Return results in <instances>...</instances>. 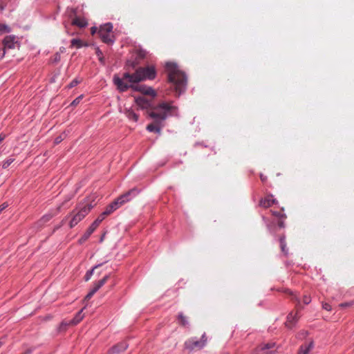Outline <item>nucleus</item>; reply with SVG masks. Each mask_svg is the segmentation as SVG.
Here are the masks:
<instances>
[{"instance_id":"1","label":"nucleus","mask_w":354,"mask_h":354,"mask_svg":"<svg viewBox=\"0 0 354 354\" xmlns=\"http://www.w3.org/2000/svg\"><path fill=\"white\" fill-rule=\"evenodd\" d=\"M156 76V68L151 65L146 67H138L133 73H124L122 77L115 75L113 82L120 92L127 91L131 88L142 94L154 97L156 95V92L151 87L138 83L146 80H154Z\"/></svg>"},{"instance_id":"2","label":"nucleus","mask_w":354,"mask_h":354,"mask_svg":"<svg viewBox=\"0 0 354 354\" xmlns=\"http://www.w3.org/2000/svg\"><path fill=\"white\" fill-rule=\"evenodd\" d=\"M174 109V106L167 102H162L151 108L148 114L153 121L147 126V130L160 134L162 129L165 127V120Z\"/></svg>"},{"instance_id":"3","label":"nucleus","mask_w":354,"mask_h":354,"mask_svg":"<svg viewBox=\"0 0 354 354\" xmlns=\"http://www.w3.org/2000/svg\"><path fill=\"white\" fill-rule=\"evenodd\" d=\"M95 196H92L85 199L84 201L80 202L76 207L68 215L62 222L65 220L71 218L69 221L70 228L74 227L77 225L90 212V210L96 205L93 203Z\"/></svg>"},{"instance_id":"4","label":"nucleus","mask_w":354,"mask_h":354,"mask_svg":"<svg viewBox=\"0 0 354 354\" xmlns=\"http://www.w3.org/2000/svg\"><path fill=\"white\" fill-rule=\"evenodd\" d=\"M165 68L168 74L169 82L174 86L176 93L179 96L185 89L187 85L186 75L175 63L167 62Z\"/></svg>"},{"instance_id":"5","label":"nucleus","mask_w":354,"mask_h":354,"mask_svg":"<svg viewBox=\"0 0 354 354\" xmlns=\"http://www.w3.org/2000/svg\"><path fill=\"white\" fill-rule=\"evenodd\" d=\"M285 292L290 295V299L292 301L296 302L295 305V312H291L287 317V320L286 322V326L288 328H292L296 323L298 322L300 315H299V312L304 308L303 306L301 304L299 297L295 295L291 290L286 289Z\"/></svg>"},{"instance_id":"6","label":"nucleus","mask_w":354,"mask_h":354,"mask_svg":"<svg viewBox=\"0 0 354 354\" xmlns=\"http://www.w3.org/2000/svg\"><path fill=\"white\" fill-rule=\"evenodd\" d=\"M208 337L204 333L199 340L196 337H191L184 343V348L189 351L203 349L207 344Z\"/></svg>"},{"instance_id":"7","label":"nucleus","mask_w":354,"mask_h":354,"mask_svg":"<svg viewBox=\"0 0 354 354\" xmlns=\"http://www.w3.org/2000/svg\"><path fill=\"white\" fill-rule=\"evenodd\" d=\"M113 26L111 24L108 23L102 26L98 31L99 36L101 40L106 44H112L113 42L111 32Z\"/></svg>"},{"instance_id":"8","label":"nucleus","mask_w":354,"mask_h":354,"mask_svg":"<svg viewBox=\"0 0 354 354\" xmlns=\"http://www.w3.org/2000/svg\"><path fill=\"white\" fill-rule=\"evenodd\" d=\"M138 194V189L136 188L131 189L125 194L120 196L118 198L115 199V201H119L118 202H121V206L125 204L126 203L130 201L133 197H135Z\"/></svg>"},{"instance_id":"9","label":"nucleus","mask_w":354,"mask_h":354,"mask_svg":"<svg viewBox=\"0 0 354 354\" xmlns=\"http://www.w3.org/2000/svg\"><path fill=\"white\" fill-rule=\"evenodd\" d=\"M109 275H106L100 281L95 282L92 290L85 297L86 300H89L93 295L107 281Z\"/></svg>"},{"instance_id":"10","label":"nucleus","mask_w":354,"mask_h":354,"mask_svg":"<svg viewBox=\"0 0 354 354\" xmlns=\"http://www.w3.org/2000/svg\"><path fill=\"white\" fill-rule=\"evenodd\" d=\"M102 221L101 218L97 217V218L91 225L82 237L80 239L81 243L86 241L89 236L92 234V233L95 230V229L98 227L100 223Z\"/></svg>"},{"instance_id":"11","label":"nucleus","mask_w":354,"mask_h":354,"mask_svg":"<svg viewBox=\"0 0 354 354\" xmlns=\"http://www.w3.org/2000/svg\"><path fill=\"white\" fill-rule=\"evenodd\" d=\"M119 201H114L111 203L107 207L105 211L103 212L98 217L101 218L103 221L106 216H109L111 213H113L115 210L119 208L121 206V202H118Z\"/></svg>"},{"instance_id":"12","label":"nucleus","mask_w":354,"mask_h":354,"mask_svg":"<svg viewBox=\"0 0 354 354\" xmlns=\"http://www.w3.org/2000/svg\"><path fill=\"white\" fill-rule=\"evenodd\" d=\"M3 49L4 51L8 49H13L15 48L17 41H15V37L12 35L6 36L3 39Z\"/></svg>"},{"instance_id":"13","label":"nucleus","mask_w":354,"mask_h":354,"mask_svg":"<svg viewBox=\"0 0 354 354\" xmlns=\"http://www.w3.org/2000/svg\"><path fill=\"white\" fill-rule=\"evenodd\" d=\"M275 346V343H267L261 345L257 348L258 354H272V351H271Z\"/></svg>"},{"instance_id":"14","label":"nucleus","mask_w":354,"mask_h":354,"mask_svg":"<svg viewBox=\"0 0 354 354\" xmlns=\"http://www.w3.org/2000/svg\"><path fill=\"white\" fill-rule=\"evenodd\" d=\"M313 348L314 342L313 341L306 342L300 346L297 354H310Z\"/></svg>"},{"instance_id":"15","label":"nucleus","mask_w":354,"mask_h":354,"mask_svg":"<svg viewBox=\"0 0 354 354\" xmlns=\"http://www.w3.org/2000/svg\"><path fill=\"white\" fill-rule=\"evenodd\" d=\"M83 309L80 310L75 316V317L71 319L68 323L63 322V324L65 325H77L79 324L84 318V315L82 314Z\"/></svg>"},{"instance_id":"16","label":"nucleus","mask_w":354,"mask_h":354,"mask_svg":"<svg viewBox=\"0 0 354 354\" xmlns=\"http://www.w3.org/2000/svg\"><path fill=\"white\" fill-rule=\"evenodd\" d=\"M128 347V344L125 342H120V344H117L116 346H113L111 348V352L113 353H117L119 354L123 351H124Z\"/></svg>"},{"instance_id":"17","label":"nucleus","mask_w":354,"mask_h":354,"mask_svg":"<svg viewBox=\"0 0 354 354\" xmlns=\"http://www.w3.org/2000/svg\"><path fill=\"white\" fill-rule=\"evenodd\" d=\"M72 25L76 26L79 28H84L88 25L87 21L84 18L75 17L71 22Z\"/></svg>"},{"instance_id":"18","label":"nucleus","mask_w":354,"mask_h":354,"mask_svg":"<svg viewBox=\"0 0 354 354\" xmlns=\"http://www.w3.org/2000/svg\"><path fill=\"white\" fill-rule=\"evenodd\" d=\"M275 202V199L273 198L272 196H268L266 198L260 201V205L265 208L270 207Z\"/></svg>"},{"instance_id":"19","label":"nucleus","mask_w":354,"mask_h":354,"mask_svg":"<svg viewBox=\"0 0 354 354\" xmlns=\"http://www.w3.org/2000/svg\"><path fill=\"white\" fill-rule=\"evenodd\" d=\"M136 102L142 109H147L150 106V102L144 97L136 98Z\"/></svg>"},{"instance_id":"20","label":"nucleus","mask_w":354,"mask_h":354,"mask_svg":"<svg viewBox=\"0 0 354 354\" xmlns=\"http://www.w3.org/2000/svg\"><path fill=\"white\" fill-rule=\"evenodd\" d=\"M280 248L281 252L286 255L288 254V249L286 248V243L285 236H282L279 239Z\"/></svg>"},{"instance_id":"21","label":"nucleus","mask_w":354,"mask_h":354,"mask_svg":"<svg viewBox=\"0 0 354 354\" xmlns=\"http://www.w3.org/2000/svg\"><path fill=\"white\" fill-rule=\"evenodd\" d=\"M126 115L129 119L134 122H137L138 120V115L131 110H127L126 111Z\"/></svg>"},{"instance_id":"22","label":"nucleus","mask_w":354,"mask_h":354,"mask_svg":"<svg viewBox=\"0 0 354 354\" xmlns=\"http://www.w3.org/2000/svg\"><path fill=\"white\" fill-rule=\"evenodd\" d=\"M83 46V42L79 39H73L71 41V47L80 48Z\"/></svg>"},{"instance_id":"23","label":"nucleus","mask_w":354,"mask_h":354,"mask_svg":"<svg viewBox=\"0 0 354 354\" xmlns=\"http://www.w3.org/2000/svg\"><path fill=\"white\" fill-rule=\"evenodd\" d=\"M178 320L179 324L182 326H185L188 323L186 317L182 313L178 314Z\"/></svg>"},{"instance_id":"24","label":"nucleus","mask_w":354,"mask_h":354,"mask_svg":"<svg viewBox=\"0 0 354 354\" xmlns=\"http://www.w3.org/2000/svg\"><path fill=\"white\" fill-rule=\"evenodd\" d=\"M53 214H46L44 215L41 219L40 221H39V223H45L48 221H49L52 218H53Z\"/></svg>"},{"instance_id":"25","label":"nucleus","mask_w":354,"mask_h":354,"mask_svg":"<svg viewBox=\"0 0 354 354\" xmlns=\"http://www.w3.org/2000/svg\"><path fill=\"white\" fill-rule=\"evenodd\" d=\"M95 53H96L97 56L98 57V59H99L100 62L101 63L104 64V57L102 55V52L100 50L99 48H97L95 49Z\"/></svg>"},{"instance_id":"26","label":"nucleus","mask_w":354,"mask_h":354,"mask_svg":"<svg viewBox=\"0 0 354 354\" xmlns=\"http://www.w3.org/2000/svg\"><path fill=\"white\" fill-rule=\"evenodd\" d=\"M96 268L97 266H95L92 270L87 271L84 276V279L86 281H88L91 279V276L93 275L94 269H95Z\"/></svg>"},{"instance_id":"27","label":"nucleus","mask_w":354,"mask_h":354,"mask_svg":"<svg viewBox=\"0 0 354 354\" xmlns=\"http://www.w3.org/2000/svg\"><path fill=\"white\" fill-rule=\"evenodd\" d=\"M137 55L139 59H144L147 55V51L142 49H140L137 51Z\"/></svg>"},{"instance_id":"28","label":"nucleus","mask_w":354,"mask_h":354,"mask_svg":"<svg viewBox=\"0 0 354 354\" xmlns=\"http://www.w3.org/2000/svg\"><path fill=\"white\" fill-rule=\"evenodd\" d=\"M0 32H10V28L6 24H0Z\"/></svg>"},{"instance_id":"29","label":"nucleus","mask_w":354,"mask_h":354,"mask_svg":"<svg viewBox=\"0 0 354 354\" xmlns=\"http://www.w3.org/2000/svg\"><path fill=\"white\" fill-rule=\"evenodd\" d=\"M83 98V95H80L79 97H76L72 102H71V105L72 106H77L80 102V101L82 100Z\"/></svg>"},{"instance_id":"30","label":"nucleus","mask_w":354,"mask_h":354,"mask_svg":"<svg viewBox=\"0 0 354 354\" xmlns=\"http://www.w3.org/2000/svg\"><path fill=\"white\" fill-rule=\"evenodd\" d=\"M12 162H13V159H12V158H9V159L5 160L3 163V167L4 169L8 168Z\"/></svg>"},{"instance_id":"31","label":"nucleus","mask_w":354,"mask_h":354,"mask_svg":"<svg viewBox=\"0 0 354 354\" xmlns=\"http://www.w3.org/2000/svg\"><path fill=\"white\" fill-rule=\"evenodd\" d=\"M272 214L277 217L278 218H286V215L281 212H273Z\"/></svg>"},{"instance_id":"32","label":"nucleus","mask_w":354,"mask_h":354,"mask_svg":"<svg viewBox=\"0 0 354 354\" xmlns=\"http://www.w3.org/2000/svg\"><path fill=\"white\" fill-rule=\"evenodd\" d=\"M311 301V299L310 296L304 295L303 297V302L304 304H308Z\"/></svg>"},{"instance_id":"33","label":"nucleus","mask_w":354,"mask_h":354,"mask_svg":"<svg viewBox=\"0 0 354 354\" xmlns=\"http://www.w3.org/2000/svg\"><path fill=\"white\" fill-rule=\"evenodd\" d=\"M80 82L77 80V79H75L73 80L68 85V87L69 88H73L74 86H75L76 85L78 84Z\"/></svg>"},{"instance_id":"34","label":"nucleus","mask_w":354,"mask_h":354,"mask_svg":"<svg viewBox=\"0 0 354 354\" xmlns=\"http://www.w3.org/2000/svg\"><path fill=\"white\" fill-rule=\"evenodd\" d=\"M286 218H279V221H278V225L279 227H284L285 225H284V219Z\"/></svg>"},{"instance_id":"35","label":"nucleus","mask_w":354,"mask_h":354,"mask_svg":"<svg viewBox=\"0 0 354 354\" xmlns=\"http://www.w3.org/2000/svg\"><path fill=\"white\" fill-rule=\"evenodd\" d=\"M64 137H65V136H64V137H63L62 136H57V137L55 139V144H57H57L60 143V142L63 140V139H64Z\"/></svg>"},{"instance_id":"36","label":"nucleus","mask_w":354,"mask_h":354,"mask_svg":"<svg viewBox=\"0 0 354 354\" xmlns=\"http://www.w3.org/2000/svg\"><path fill=\"white\" fill-rule=\"evenodd\" d=\"M323 308L328 311L331 310V306L327 303L323 304Z\"/></svg>"},{"instance_id":"37","label":"nucleus","mask_w":354,"mask_h":354,"mask_svg":"<svg viewBox=\"0 0 354 354\" xmlns=\"http://www.w3.org/2000/svg\"><path fill=\"white\" fill-rule=\"evenodd\" d=\"M352 305L351 303H348V302H346V303H342L339 306L341 307H348V306H351Z\"/></svg>"},{"instance_id":"38","label":"nucleus","mask_w":354,"mask_h":354,"mask_svg":"<svg viewBox=\"0 0 354 354\" xmlns=\"http://www.w3.org/2000/svg\"><path fill=\"white\" fill-rule=\"evenodd\" d=\"M260 178L262 182H266L267 180V177L264 176L263 174L260 175Z\"/></svg>"},{"instance_id":"39","label":"nucleus","mask_w":354,"mask_h":354,"mask_svg":"<svg viewBox=\"0 0 354 354\" xmlns=\"http://www.w3.org/2000/svg\"><path fill=\"white\" fill-rule=\"evenodd\" d=\"M96 32H97V28L96 27H92L91 28V35H94Z\"/></svg>"},{"instance_id":"40","label":"nucleus","mask_w":354,"mask_h":354,"mask_svg":"<svg viewBox=\"0 0 354 354\" xmlns=\"http://www.w3.org/2000/svg\"><path fill=\"white\" fill-rule=\"evenodd\" d=\"M5 136H3L2 134L0 135V143L4 140Z\"/></svg>"},{"instance_id":"41","label":"nucleus","mask_w":354,"mask_h":354,"mask_svg":"<svg viewBox=\"0 0 354 354\" xmlns=\"http://www.w3.org/2000/svg\"><path fill=\"white\" fill-rule=\"evenodd\" d=\"M72 14H73V15H76V10H75V9H71V15H72Z\"/></svg>"},{"instance_id":"42","label":"nucleus","mask_w":354,"mask_h":354,"mask_svg":"<svg viewBox=\"0 0 354 354\" xmlns=\"http://www.w3.org/2000/svg\"><path fill=\"white\" fill-rule=\"evenodd\" d=\"M131 66H132L133 67H135V66H136V64H135L134 62H132V63H131Z\"/></svg>"},{"instance_id":"43","label":"nucleus","mask_w":354,"mask_h":354,"mask_svg":"<svg viewBox=\"0 0 354 354\" xmlns=\"http://www.w3.org/2000/svg\"><path fill=\"white\" fill-rule=\"evenodd\" d=\"M1 345H2V341L0 340V347L1 346Z\"/></svg>"}]
</instances>
